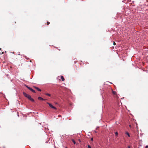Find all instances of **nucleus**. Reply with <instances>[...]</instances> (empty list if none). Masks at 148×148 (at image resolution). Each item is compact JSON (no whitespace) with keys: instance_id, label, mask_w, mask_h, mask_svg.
Listing matches in <instances>:
<instances>
[{"instance_id":"nucleus-1","label":"nucleus","mask_w":148,"mask_h":148,"mask_svg":"<svg viewBox=\"0 0 148 148\" xmlns=\"http://www.w3.org/2000/svg\"><path fill=\"white\" fill-rule=\"evenodd\" d=\"M47 104H48L49 106V107L51 108H52L54 109V110H56L57 108H56L55 107L53 106L50 103H49L48 102H47Z\"/></svg>"},{"instance_id":"nucleus-2","label":"nucleus","mask_w":148,"mask_h":148,"mask_svg":"<svg viewBox=\"0 0 148 148\" xmlns=\"http://www.w3.org/2000/svg\"><path fill=\"white\" fill-rule=\"evenodd\" d=\"M23 93L24 95L28 99L31 96L30 95L26 94L25 92H23Z\"/></svg>"},{"instance_id":"nucleus-3","label":"nucleus","mask_w":148,"mask_h":148,"mask_svg":"<svg viewBox=\"0 0 148 148\" xmlns=\"http://www.w3.org/2000/svg\"><path fill=\"white\" fill-rule=\"evenodd\" d=\"M38 99L39 100H46V99H44L42 98L41 97H38Z\"/></svg>"},{"instance_id":"nucleus-4","label":"nucleus","mask_w":148,"mask_h":148,"mask_svg":"<svg viewBox=\"0 0 148 148\" xmlns=\"http://www.w3.org/2000/svg\"><path fill=\"white\" fill-rule=\"evenodd\" d=\"M33 87L35 88L38 91H41V90L39 88H38L36 87V86H33Z\"/></svg>"},{"instance_id":"nucleus-5","label":"nucleus","mask_w":148,"mask_h":148,"mask_svg":"<svg viewBox=\"0 0 148 148\" xmlns=\"http://www.w3.org/2000/svg\"><path fill=\"white\" fill-rule=\"evenodd\" d=\"M28 99L33 102H34V100L32 98L31 96Z\"/></svg>"},{"instance_id":"nucleus-6","label":"nucleus","mask_w":148,"mask_h":148,"mask_svg":"<svg viewBox=\"0 0 148 148\" xmlns=\"http://www.w3.org/2000/svg\"><path fill=\"white\" fill-rule=\"evenodd\" d=\"M25 86L29 90H30L31 91V90H32V89L31 88L28 87L27 85H25Z\"/></svg>"},{"instance_id":"nucleus-7","label":"nucleus","mask_w":148,"mask_h":148,"mask_svg":"<svg viewBox=\"0 0 148 148\" xmlns=\"http://www.w3.org/2000/svg\"><path fill=\"white\" fill-rule=\"evenodd\" d=\"M61 78L62 79V81H63L64 80V77L62 76H61Z\"/></svg>"},{"instance_id":"nucleus-8","label":"nucleus","mask_w":148,"mask_h":148,"mask_svg":"<svg viewBox=\"0 0 148 148\" xmlns=\"http://www.w3.org/2000/svg\"><path fill=\"white\" fill-rule=\"evenodd\" d=\"M125 134L127 135L128 137H130V134L127 132H126L125 133Z\"/></svg>"},{"instance_id":"nucleus-9","label":"nucleus","mask_w":148,"mask_h":148,"mask_svg":"<svg viewBox=\"0 0 148 148\" xmlns=\"http://www.w3.org/2000/svg\"><path fill=\"white\" fill-rule=\"evenodd\" d=\"M71 140L72 141V142H73V143L74 144H75V143H76V142H75V140L74 139H72Z\"/></svg>"},{"instance_id":"nucleus-10","label":"nucleus","mask_w":148,"mask_h":148,"mask_svg":"<svg viewBox=\"0 0 148 148\" xmlns=\"http://www.w3.org/2000/svg\"><path fill=\"white\" fill-rule=\"evenodd\" d=\"M112 93L114 95H116V92L114 91H112Z\"/></svg>"},{"instance_id":"nucleus-11","label":"nucleus","mask_w":148,"mask_h":148,"mask_svg":"<svg viewBox=\"0 0 148 148\" xmlns=\"http://www.w3.org/2000/svg\"><path fill=\"white\" fill-rule=\"evenodd\" d=\"M45 94L49 96H51V95L49 93H46Z\"/></svg>"},{"instance_id":"nucleus-12","label":"nucleus","mask_w":148,"mask_h":148,"mask_svg":"<svg viewBox=\"0 0 148 148\" xmlns=\"http://www.w3.org/2000/svg\"><path fill=\"white\" fill-rule=\"evenodd\" d=\"M31 91H32V92H34V93L35 92V91L33 89H32V90H31Z\"/></svg>"},{"instance_id":"nucleus-13","label":"nucleus","mask_w":148,"mask_h":148,"mask_svg":"<svg viewBox=\"0 0 148 148\" xmlns=\"http://www.w3.org/2000/svg\"><path fill=\"white\" fill-rule=\"evenodd\" d=\"M31 91H32V92H34V93L35 92V91L33 89H32V90H31Z\"/></svg>"},{"instance_id":"nucleus-14","label":"nucleus","mask_w":148,"mask_h":148,"mask_svg":"<svg viewBox=\"0 0 148 148\" xmlns=\"http://www.w3.org/2000/svg\"><path fill=\"white\" fill-rule=\"evenodd\" d=\"M115 134L116 136H118V133L117 132H116L115 133Z\"/></svg>"},{"instance_id":"nucleus-15","label":"nucleus","mask_w":148,"mask_h":148,"mask_svg":"<svg viewBox=\"0 0 148 148\" xmlns=\"http://www.w3.org/2000/svg\"><path fill=\"white\" fill-rule=\"evenodd\" d=\"M88 148H91V146L90 145H88Z\"/></svg>"},{"instance_id":"nucleus-16","label":"nucleus","mask_w":148,"mask_h":148,"mask_svg":"<svg viewBox=\"0 0 148 148\" xmlns=\"http://www.w3.org/2000/svg\"><path fill=\"white\" fill-rule=\"evenodd\" d=\"M113 45H116V43L114 42H113Z\"/></svg>"},{"instance_id":"nucleus-17","label":"nucleus","mask_w":148,"mask_h":148,"mask_svg":"<svg viewBox=\"0 0 148 148\" xmlns=\"http://www.w3.org/2000/svg\"><path fill=\"white\" fill-rule=\"evenodd\" d=\"M50 24V22H47V25H48Z\"/></svg>"},{"instance_id":"nucleus-18","label":"nucleus","mask_w":148,"mask_h":148,"mask_svg":"<svg viewBox=\"0 0 148 148\" xmlns=\"http://www.w3.org/2000/svg\"><path fill=\"white\" fill-rule=\"evenodd\" d=\"M145 148H148V146H146V147H145Z\"/></svg>"},{"instance_id":"nucleus-19","label":"nucleus","mask_w":148,"mask_h":148,"mask_svg":"<svg viewBox=\"0 0 148 148\" xmlns=\"http://www.w3.org/2000/svg\"><path fill=\"white\" fill-rule=\"evenodd\" d=\"M61 116L60 115H59L58 116V117H61Z\"/></svg>"},{"instance_id":"nucleus-20","label":"nucleus","mask_w":148,"mask_h":148,"mask_svg":"<svg viewBox=\"0 0 148 148\" xmlns=\"http://www.w3.org/2000/svg\"><path fill=\"white\" fill-rule=\"evenodd\" d=\"M91 141H92L93 140V138H92L91 139Z\"/></svg>"},{"instance_id":"nucleus-21","label":"nucleus","mask_w":148,"mask_h":148,"mask_svg":"<svg viewBox=\"0 0 148 148\" xmlns=\"http://www.w3.org/2000/svg\"><path fill=\"white\" fill-rule=\"evenodd\" d=\"M3 53H4L3 52L1 54H3Z\"/></svg>"},{"instance_id":"nucleus-22","label":"nucleus","mask_w":148,"mask_h":148,"mask_svg":"<svg viewBox=\"0 0 148 148\" xmlns=\"http://www.w3.org/2000/svg\"><path fill=\"white\" fill-rule=\"evenodd\" d=\"M129 126H130V127H131V125H129Z\"/></svg>"},{"instance_id":"nucleus-23","label":"nucleus","mask_w":148,"mask_h":148,"mask_svg":"<svg viewBox=\"0 0 148 148\" xmlns=\"http://www.w3.org/2000/svg\"><path fill=\"white\" fill-rule=\"evenodd\" d=\"M128 148H130V146H129V147H128Z\"/></svg>"},{"instance_id":"nucleus-24","label":"nucleus","mask_w":148,"mask_h":148,"mask_svg":"<svg viewBox=\"0 0 148 148\" xmlns=\"http://www.w3.org/2000/svg\"><path fill=\"white\" fill-rule=\"evenodd\" d=\"M30 62H32V61H31V60H30Z\"/></svg>"},{"instance_id":"nucleus-25","label":"nucleus","mask_w":148,"mask_h":148,"mask_svg":"<svg viewBox=\"0 0 148 148\" xmlns=\"http://www.w3.org/2000/svg\"><path fill=\"white\" fill-rule=\"evenodd\" d=\"M1 49V48H0V50Z\"/></svg>"},{"instance_id":"nucleus-26","label":"nucleus","mask_w":148,"mask_h":148,"mask_svg":"<svg viewBox=\"0 0 148 148\" xmlns=\"http://www.w3.org/2000/svg\"><path fill=\"white\" fill-rule=\"evenodd\" d=\"M65 148H67V147H66Z\"/></svg>"}]
</instances>
